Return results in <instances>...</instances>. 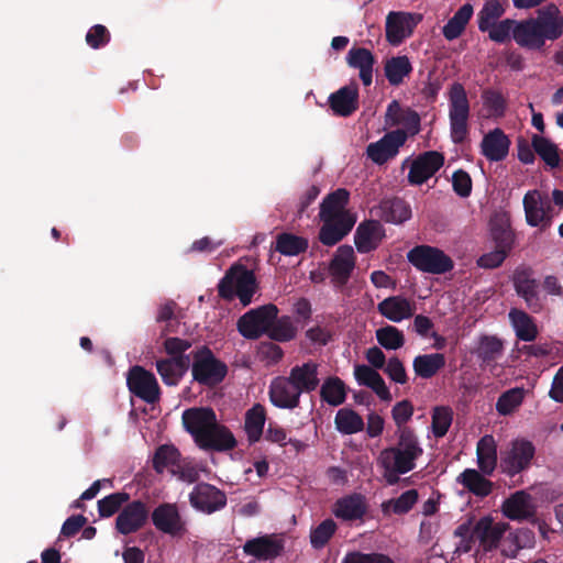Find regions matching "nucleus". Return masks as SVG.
Wrapping results in <instances>:
<instances>
[{"instance_id": "c756f323", "label": "nucleus", "mask_w": 563, "mask_h": 563, "mask_svg": "<svg viewBox=\"0 0 563 563\" xmlns=\"http://www.w3.org/2000/svg\"><path fill=\"white\" fill-rule=\"evenodd\" d=\"M378 312L393 322H400L413 316L415 302L402 296H390L377 305Z\"/></svg>"}, {"instance_id": "72a5a7b5", "label": "nucleus", "mask_w": 563, "mask_h": 563, "mask_svg": "<svg viewBox=\"0 0 563 563\" xmlns=\"http://www.w3.org/2000/svg\"><path fill=\"white\" fill-rule=\"evenodd\" d=\"M457 483L461 484L471 494L484 498L492 494L494 483L485 477L481 471L475 468L464 470L457 477Z\"/></svg>"}, {"instance_id": "f8f14e48", "label": "nucleus", "mask_w": 563, "mask_h": 563, "mask_svg": "<svg viewBox=\"0 0 563 563\" xmlns=\"http://www.w3.org/2000/svg\"><path fill=\"white\" fill-rule=\"evenodd\" d=\"M444 165V155L438 151L419 154L410 165L408 183L419 186L431 178Z\"/></svg>"}, {"instance_id": "2eb2a0df", "label": "nucleus", "mask_w": 563, "mask_h": 563, "mask_svg": "<svg viewBox=\"0 0 563 563\" xmlns=\"http://www.w3.org/2000/svg\"><path fill=\"white\" fill-rule=\"evenodd\" d=\"M269 400L280 409H295L299 407L301 393L287 376L275 377L269 385Z\"/></svg>"}, {"instance_id": "774afa93", "label": "nucleus", "mask_w": 563, "mask_h": 563, "mask_svg": "<svg viewBox=\"0 0 563 563\" xmlns=\"http://www.w3.org/2000/svg\"><path fill=\"white\" fill-rule=\"evenodd\" d=\"M342 563H395L388 555L383 553H347Z\"/></svg>"}, {"instance_id": "2f4dec72", "label": "nucleus", "mask_w": 563, "mask_h": 563, "mask_svg": "<svg viewBox=\"0 0 563 563\" xmlns=\"http://www.w3.org/2000/svg\"><path fill=\"white\" fill-rule=\"evenodd\" d=\"M354 376L360 385L371 388L383 401H390L391 394L380 374L367 365H356Z\"/></svg>"}, {"instance_id": "393cba45", "label": "nucleus", "mask_w": 563, "mask_h": 563, "mask_svg": "<svg viewBox=\"0 0 563 563\" xmlns=\"http://www.w3.org/2000/svg\"><path fill=\"white\" fill-rule=\"evenodd\" d=\"M350 192L345 188H339L329 194L320 205V219H355V217L346 210Z\"/></svg>"}, {"instance_id": "ddd939ff", "label": "nucleus", "mask_w": 563, "mask_h": 563, "mask_svg": "<svg viewBox=\"0 0 563 563\" xmlns=\"http://www.w3.org/2000/svg\"><path fill=\"white\" fill-rule=\"evenodd\" d=\"M355 260L352 246L341 245L338 247L328 267L331 283L335 288L341 289L347 284L355 268Z\"/></svg>"}, {"instance_id": "f257e3e1", "label": "nucleus", "mask_w": 563, "mask_h": 563, "mask_svg": "<svg viewBox=\"0 0 563 563\" xmlns=\"http://www.w3.org/2000/svg\"><path fill=\"white\" fill-rule=\"evenodd\" d=\"M490 41L503 44L511 38L523 48L541 49L545 41H555L563 34V16L554 3L538 10L537 18L517 21L504 19L487 30Z\"/></svg>"}, {"instance_id": "e433bc0d", "label": "nucleus", "mask_w": 563, "mask_h": 563, "mask_svg": "<svg viewBox=\"0 0 563 563\" xmlns=\"http://www.w3.org/2000/svg\"><path fill=\"white\" fill-rule=\"evenodd\" d=\"M419 459L410 452L400 451L393 446L384 449L378 456V464H387L396 467L397 472L409 473L416 467V461Z\"/></svg>"}, {"instance_id": "7ed1b4c3", "label": "nucleus", "mask_w": 563, "mask_h": 563, "mask_svg": "<svg viewBox=\"0 0 563 563\" xmlns=\"http://www.w3.org/2000/svg\"><path fill=\"white\" fill-rule=\"evenodd\" d=\"M227 374V364L217 358L207 345L192 352L191 375L198 384L216 387L224 380Z\"/></svg>"}, {"instance_id": "dca6fc26", "label": "nucleus", "mask_w": 563, "mask_h": 563, "mask_svg": "<svg viewBox=\"0 0 563 563\" xmlns=\"http://www.w3.org/2000/svg\"><path fill=\"white\" fill-rule=\"evenodd\" d=\"M181 420L185 430L196 442L218 419L210 407H192L183 412Z\"/></svg>"}, {"instance_id": "6ab92c4d", "label": "nucleus", "mask_w": 563, "mask_h": 563, "mask_svg": "<svg viewBox=\"0 0 563 563\" xmlns=\"http://www.w3.org/2000/svg\"><path fill=\"white\" fill-rule=\"evenodd\" d=\"M243 551L260 561H271L279 556L284 551V541L276 536H262L247 540Z\"/></svg>"}, {"instance_id": "a18cd8bd", "label": "nucleus", "mask_w": 563, "mask_h": 563, "mask_svg": "<svg viewBox=\"0 0 563 563\" xmlns=\"http://www.w3.org/2000/svg\"><path fill=\"white\" fill-rule=\"evenodd\" d=\"M509 317L519 340L531 342L537 338L538 328L528 313L518 309H511Z\"/></svg>"}, {"instance_id": "58836bf2", "label": "nucleus", "mask_w": 563, "mask_h": 563, "mask_svg": "<svg viewBox=\"0 0 563 563\" xmlns=\"http://www.w3.org/2000/svg\"><path fill=\"white\" fill-rule=\"evenodd\" d=\"M503 341L493 335H482L474 351L482 365L490 366L503 355Z\"/></svg>"}, {"instance_id": "0e129e2a", "label": "nucleus", "mask_w": 563, "mask_h": 563, "mask_svg": "<svg viewBox=\"0 0 563 563\" xmlns=\"http://www.w3.org/2000/svg\"><path fill=\"white\" fill-rule=\"evenodd\" d=\"M413 411V406L408 399L398 401L393 407L391 417L397 426V431H400L401 429H410L409 427H406V423L411 419Z\"/></svg>"}, {"instance_id": "c85d7f7f", "label": "nucleus", "mask_w": 563, "mask_h": 563, "mask_svg": "<svg viewBox=\"0 0 563 563\" xmlns=\"http://www.w3.org/2000/svg\"><path fill=\"white\" fill-rule=\"evenodd\" d=\"M489 227L495 247L510 254L515 245L516 236L511 229L509 217L506 213H496L490 218Z\"/></svg>"}, {"instance_id": "69168bd1", "label": "nucleus", "mask_w": 563, "mask_h": 563, "mask_svg": "<svg viewBox=\"0 0 563 563\" xmlns=\"http://www.w3.org/2000/svg\"><path fill=\"white\" fill-rule=\"evenodd\" d=\"M110 38L109 30L102 24L91 26L86 34V43L93 49L104 47Z\"/></svg>"}, {"instance_id": "4c0bfd02", "label": "nucleus", "mask_w": 563, "mask_h": 563, "mask_svg": "<svg viewBox=\"0 0 563 563\" xmlns=\"http://www.w3.org/2000/svg\"><path fill=\"white\" fill-rule=\"evenodd\" d=\"M476 455L479 471L492 475L497 467V449L492 435H485L478 441Z\"/></svg>"}, {"instance_id": "79ce46f5", "label": "nucleus", "mask_w": 563, "mask_h": 563, "mask_svg": "<svg viewBox=\"0 0 563 563\" xmlns=\"http://www.w3.org/2000/svg\"><path fill=\"white\" fill-rule=\"evenodd\" d=\"M410 14L402 12H389L386 18V40L390 45L397 46L408 36L406 25Z\"/></svg>"}, {"instance_id": "473e14b6", "label": "nucleus", "mask_w": 563, "mask_h": 563, "mask_svg": "<svg viewBox=\"0 0 563 563\" xmlns=\"http://www.w3.org/2000/svg\"><path fill=\"white\" fill-rule=\"evenodd\" d=\"M413 70L407 55H397L384 60V75L391 87H399Z\"/></svg>"}, {"instance_id": "a878e982", "label": "nucleus", "mask_w": 563, "mask_h": 563, "mask_svg": "<svg viewBox=\"0 0 563 563\" xmlns=\"http://www.w3.org/2000/svg\"><path fill=\"white\" fill-rule=\"evenodd\" d=\"M510 147V140L505 132L496 128L484 135L481 143V153L489 162L504 161Z\"/></svg>"}, {"instance_id": "f03ea898", "label": "nucleus", "mask_w": 563, "mask_h": 563, "mask_svg": "<svg viewBox=\"0 0 563 563\" xmlns=\"http://www.w3.org/2000/svg\"><path fill=\"white\" fill-rule=\"evenodd\" d=\"M255 274L243 265L231 266L218 284L219 296L228 301L235 297L246 307L256 291Z\"/></svg>"}, {"instance_id": "a19ab883", "label": "nucleus", "mask_w": 563, "mask_h": 563, "mask_svg": "<svg viewBox=\"0 0 563 563\" xmlns=\"http://www.w3.org/2000/svg\"><path fill=\"white\" fill-rule=\"evenodd\" d=\"M266 421V410L264 406L256 404L245 413L244 430L251 444L256 443L263 435Z\"/></svg>"}, {"instance_id": "338daca9", "label": "nucleus", "mask_w": 563, "mask_h": 563, "mask_svg": "<svg viewBox=\"0 0 563 563\" xmlns=\"http://www.w3.org/2000/svg\"><path fill=\"white\" fill-rule=\"evenodd\" d=\"M452 187L454 192L461 198H467L472 194V178L464 169H457L452 175Z\"/></svg>"}, {"instance_id": "37998d69", "label": "nucleus", "mask_w": 563, "mask_h": 563, "mask_svg": "<svg viewBox=\"0 0 563 563\" xmlns=\"http://www.w3.org/2000/svg\"><path fill=\"white\" fill-rule=\"evenodd\" d=\"M473 7L470 3L463 4L452 18L449 19L446 24L442 29L443 36L448 41H453L461 36L464 32L467 23L473 15Z\"/></svg>"}, {"instance_id": "b1692460", "label": "nucleus", "mask_w": 563, "mask_h": 563, "mask_svg": "<svg viewBox=\"0 0 563 563\" xmlns=\"http://www.w3.org/2000/svg\"><path fill=\"white\" fill-rule=\"evenodd\" d=\"M332 512L342 521L363 520L367 512L365 497L356 493L341 497L334 503Z\"/></svg>"}, {"instance_id": "7c9ffc66", "label": "nucleus", "mask_w": 563, "mask_h": 563, "mask_svg": "<svg viewBox=\"0 0 563 563\" xmlns=\"http://www.w3.org/2000/svg\"><path fill=\"white\" fill-rule=\"evenodd\" d=\"M322 225L319 231V240L325 246L339 243L353 229L356 219H320Z\"/></svg>"}, {"instance_id": "9d476101", "label": "nucleus", "mask_w": 563, "mask_h": 563, "mask_svg": "<svg viewBox=\"0 0 563 563\" xmlns=\"http://www.w3.org/2000/svg\"><path fill=\"white\" fill-rule=\"evenodd\" d=\"M227 495L223 490L209 483H198L189 495L191 506L205 514H213L227 506Z\"/></svg>"}, {"instance_id": "603ef678", "label": "nucleus", "mask_w": 563, "mask_h": 563, "mask_svg": "<svg viewBox=\"0 0 563 563\" xmlns=\"http://www.w3.org/2000/svg\"><path fill=\"white\" fill-rule=\"evenodd\" d=\"M181 455L178 449L173 444H163L157 448L153 457V467L157 473H163L166 467H170L173 472L174 467L178 465Z\"/></svg>"}, {"instance_id": "de8ad7c7", "label": "nucleus", "mask_w": 563, "mask_h": 563, "mask_svg": "<svg viewBox=\"0 0 563 563\" xmlns=\"http://www.w3.org/2000/svg\"><path fill=\"white\" fill-rule=\"evenodd\" d=\"M514 285L517 294L526 300L528 307L533 312L539 311L541 305L537 292V282L529 278L526 274H516Z\"/></svg>"}, {"instance_id": "f3484780", "label": "nucleus", "mask_w": 563, "mask_h": 563, "mask_svg": "<svg viewBox=\"0 0 563 563\" xmlns=\"http://www.w3.org/2000/svg\"><path fill=\"white\" fill-rule=\"evenodd\" d=\"M205 433L196 441V444L202 450L224 452L233 450L238 444L234 434L218 420Z\"/></svg>"}, {"instance_id": "4d7b16f0", "label": "nucleus", "mask_w": 563, "mask_h": 563, "mask_svg": "<svg viewBox=\"0 0 563 563\" xmlns=\"http://www.w3.org/2000/svg\"><path fill=\"white\" fill-rule=\"evenodd\" d=\"M453 421V410L448 406H438L433 408L431 417V429L435 438H443Z\"/></svg>"}, {"instance_id": "c03bdc74", "label": "nucleus", "mask_w": 563, "mask_h": 563, "mask_svg": "<svg viewBox=\"0 0 563 563\" xmlns=\"http://www.w3.org/2000/svg\"><path fill=\"white\" fill-rule=\"evenodd\" d=\"M309 246L306 238L289 232L277 234L275 241V251L285 256H297L305 253Z\"/></svg>"}, {"instance_id": "5fc2aeb1", "label": "nucleus", "mask_w": 563, "mask_h": 563, "mask_svg": "<svg viewBox=\"0 0 563 563\" xmlns=\"http://www.w3.org/2000/svg\"><path fill=\"white\" fill-rule=\"evenodd\" d=\"M523 398V388L515 387L508 389L498 397L496 410L501 416H509L522 404Z\"/></svg>"}, {"instance_id": "052dcab7", "label": "nucleus", "mask_w": 563, "mask_h": 563, "mask_svg": "<svg viewBox=\"0 0 563 563\" xmlns=\"http://www.w3.org/2000/svg\"><path fill=\"white\" fill-rule=\"evenodd\" d=\"M336 523L333 519H325L310 532V543L313 549H322L330 541L336 531Z\"/></svg>"}, {"instance_id": "9b49d317", "label": "nucleus", "mask_w": 563, "mask_h": 563, "mask_svg": "<svg viewBox=\"0 0 563 563\" xmlns=\"http://www.w3.org/2000/svg\"><path fill=\"white\" fill-rule=\"evenodd\" d=\"M150 511L142 500L128 503L115 518V529L123 536H129L141 530L148 520Z\"/></svg>"}, {"instance_id": "6e6d98bb", "label": "nucleus", "mask_w": 563, "mask_h": 563, "mask_svg": "<svg viewBox=\"0 0 563 563\" xmlns=\"http://www.w3.org/2000/svg\"><path fill=\"white\" fill-rule=\"evenodd\" d=\"M297 329L295 328L290 317L283 316L276 318L269 325L267 335L269 339L278 342H287L296 336Z\"/></svg>"}, {"instance_id": "09e8293b", "label": "nucleus", "mask_w": 563, "mask_h": 563, "mask_svg": "<svg viewBox=\"0 0 563 563\" xmlns=\"http://www.w3.org/2000/svg\"><path fill=\"white\" fill-rule=\"evenodd\" d=\"M335 428L342 434H354L365 428L363 418L353 409L342 408L334 418Z\"/></svg>"}, {"instance_id": "680f3d73", "label": "nucleus", "mask_w": 563, "mask_h": 563, "mask_svg": "<svg viewBox=\"0 0 563 563\" xmlns=\"http://www.w3.org/2000/svg\"><path fill=\"white\" fill-rule=\"evenodd\" d=\"M396 434L398 441L394 448L400 449L404 452H410L418 457L422 455L423 449L420 446L418 437L412 429H401Z\"/></svg>"}, {"instance_id": "e2e57ef3", "label": "nucleus", "mask_w": 563, "mask_h": 563, "mask_svg": "<svg viewBox=\"0 0 563 563\" xmlns=\"http://www.w3.org/2000/svg\"><path fill=\"white\" fill-rule=\"evenodd\" d=\"M483 104L489 115L503 117L506 111V100L503 95L494 89H485L482 93Z\"/></svg>"}, {"instance_id": "5701e85b", "label": "nucleus", "mask_w": 563, "mask_h": 563, "mask_svg": "<svg viewBox=\"0 0 563 563\" xmlns=\"http://www.w3.org/2000/svg\"><path fill=\"white\" fill-rule=\"evenodd\" d=\"M358 87L356 84H352L332 92L328 102L335 115L346 118L358 109Z\"/></svg>"}, {"instance_id": "423d86ee", "label": "nucleus", "mask_w": 563, "mask_h": 563, "mask_svg": "<svg viewBox=\"0 0 563 563\" xmlns=\"http://www.w3.org/2000/svg\"><path fill=\"white\" fill-rule=\"evenodd\" d=\"M277 314L278 308L273 303L252 309L238 320V331L245 339L257 340L264 333H267Z\"/></svg>"}, {"instance_id": "bf43d9fd", "label": "nucleus", "mask_w": 563, "mask_h": 563, "mask_svg": "<svg viewBox=\"0 0 563 563\" xmlns=\"http://www.w3.org/2000/svg\"><path fill=\"white\" fill-rule=\"evenodd\" d=\"M130 495L124 492H118L106 496L98 500L99 516L102 518H109L118 512L122 505L128 503Z\"/></svg>"}, {"instance_id": "4468645a", "label": "nucleus", "mask_w": 563, "mask_h": 563, "mask_svg": "<svg viewBox=\"0 0 563 563\" xmlns=\"http://www.w3.org/2000/svg\"><path fill=\"white\" fill-rule=\"evenodd\" d=\"M406 141L407 133L401 129L387 132L380 140L367 146V155L374 163L383 165L398 154Z\"/></svg>"}, {"instance_id": "39448f33", "label": "nucleus", "mask_w": 563, "mask_h": 563, "mask_svg": "<svg viewBox=\"0 0 563 563\" xmlns=\"http://www.w3.org/2000/svg\"><path fill=\"white\" fill-rule=\"evenodd\" d=\"M407 260L418 271L433 275L445 274L454 267V262L449 255L427 244L412 247L407 253Z\"/></svg>"}, {"instance_id": "8fccbe9b", "label": "nucleus", "mask_w": 563, "mask_h": 563, "mask_svg": "<svg viewBox=\"0 0 563 563\" xmlns=\"http://www.w3.org/2000/svg\"><path fill=\"white\" fill-rule=\"evenodd\" d=\"M531 145L539 155V157L551 168H556L560 165V154L558 146L547 137L533 134L531 137Z\"/></svg>"}, {"instance_id": "a211bd4d", "label": "nucleus", "mask_w": 563, "mask_h": 563, "mask_svg": "<svg viewBox=\"0 0 563 563\" xmlns=\"http://www.w3.org/2000/svg\"><path fill=\"white\" fill-rule=\"evenodd\" d=\"M507 525L494 522L490 516H485L474 525V533L484 552H490L499 547Z\"/></svg>"}, {"instance_id": "aec40b11", "label": "nucleus", "mask_w": 563, "mask_h": 563, "mask_svg": "<svg viewBox=\"0 0 563 563\" xmlns=\"http://www.w3.org/2000/svg\"><path fill=\"white\" fill-rule=\"evenodd\" d=\"M420 115L411 108H402L399 101L393 100L385 113V124L387 126L402 125L405 132L415 135L420 130Z\"/></svg>"}, {"instance_id": "bb28decb", "label": "nucleus", "mask_w": 563, "mask_h": 563, "mask_svg": "<svg viewBox=\"0 0 563 563\" xmlns=\"http://www.w3.org/2000/svg\"><path fill=\"white\" fill-rule=\"evenodd\" d=\"M318 368L319 365L316 362L308 361L301 365L291 367L287 377L301 395L309 394L314 391L320 384Z\"/></svg>"}, {"instance_id": "3c124183", "label": "nucleus", "mask_w": 563, "mask_h": 563, "mask_svg": "<svg viewBox=\"0 0 563 563\" xmlns=\"http://www.w3.org/2000/svg\"><path fill=\"white\" fill-rule=\"evenodd\" d=\"M418 501V492L416 489H409L404 492L399 497L391 498L382 504V511L384 515L396 514L404 515L409 512Z\"/></svg>"}, {"instance_id": "13d9d810", "label": "nucleus", "mask_w": 563, "mask_h": 563, "mask_svg": "<svg viewBox=\"0 0 563 563\" xmlns=\"http://www.w3.org/2000/svg\"><path fill=\"white\" fill-rule=\"evenodd\" d=\"M376 340L386 350H398L405 344L402 331L394 325H385L377 329Z\"/></svg>"}, {"instance_id": "4be33fe9", "label": "nucleus", "mask_w": 563, "mask_h": 563, "mask_svg": "<svg viewBox=\"0 0 563 563\" xmlns=\"http://www.w3.org/2000/svg\"><path fill=\"white\" fill-rule=\"evenodd\" d=\"M385 238V230L378 220H366L358 224L354 234V243L360 253L376 250Z\"/></svg>"}, {"instance_id": "1a4fd4ad", "label": "nucleus", "mask_w": 563, "mask_h": 563, "mask_svg": "<svg viewBox=\"0 0 563 563\" xmlns=\"http://www.w3.org/2000/svg\"><path fill=\"white\" fill-rule=\"evenodd\" d=\"M154 527L170 537L181 538L187 529L176 504L164 503L158 505L151 514Z\"/></svg>"}, {"instance_id": "cd10ccee", "label": "nucleus", "mask_w": 563, "mask_h": 563, "mask_svg": "<svg viewBox=\"0 0 563 563\" xmlns=\"http://www.w3.org/2000/svg\"><path fill=\"white\" fill-rule=\"evenodd\" d=\"M346 63L358 70V77L365 87L372 85L376 57L368 48L352 47L346 54Z\"/></svg>"}, {"instance_id": "c9c22d12", "label": "nucleus", "mask_w": 563, "mask_h": 563, "mask_svg": "<svg viewBox=\"0 0 563 563\" xmlns=\"http://www.w3.org/2000/svg\"><path fill=\"white\" fill-rule=\"evenodd\" d=\"M529 495L519 490L507 498L503 504V514L510 520H527L532 517V512L529 507Z\"/></svg>"}, {"instance_id": "20e7f679", "label": "nucleus", "mask_w": 563, "mask_h": 563, "mask_svg": "<svg viewBox=\"0 0 563 563\" xmlns=\"http://www.w3.org/2000/svg\"><path fill=\"white\" fill-rule=\"evenodd\" d=\"M534 457V444L525 438H517L512 440L500 453V472L512 478L528 471L531 467Z\"/></svg>"}, {"instance_id": "412c9836", "label": "nucleus", "mask_w": 563, "mask_h": 563, "mask_svg": "<svg viewBox=\"0 0 563 563\" xmlns=\"http://www.w3.org/2000/svg\"><path fill=\"white\" fill-rule=\"evenodd\" d=\"M371 212L379 220L393 224H401L411 217L409 203L399 197L383 199Z\"/></svg>"}, {"instance_id": "864d4df0", "label": "nucleus", "mask_w": 563, "mask_h": 563, "mask_svg": "<svg viewBox=\"0 0 563 563\" xmlns=\"http://www.w3.org/2000/svg\"><path fill=\"white\" fill-rule=\"evenodd\" d=\"M505 13V9L498 0H489L485 2L481 11L477 13L478 30L486 32L492 29L498 19Z\"/></svg>"}, {"instance_id": "f704fd0d", "label": "nucleus", "mask_w": 563, "mask_h": 563, "mask_svg": "<svg viewBox=\"0 0 563 563\" xmlns=\"http://www.w3.org/2000/svg\"><path fill=\"white\" fill-rule=\"evenodd\" d=\"M445 363L442 353L420 354L413 358L412 368L418 377L430 379L445 366Z\"/></svg>"}, {"instance_id": "0eeeda50", "label": "nucleus", "mask_w": 563, "mask_h": 563, "mask_svg": "<svg viewBox=\"0 0 563 563\" xmlns=\"http://www.w3.org/2000/svg\"><path fill=\"white\" fill-rule=\"evenodd\" d=\"M126 385L134 396L147 404L159 400V386L155 375L140 365L130 368Z\"/></svg>"}, {"instance_id": "ea45409f", "label": "nucleus", "mask_w": 563, "mask_h": 563, "mask_svg": "<svg viewBox=\"0 0 563 563\" xmlns=\"http://www.w3.org/2000/svg\"><path fill=\"white\" fill-rule=\"evenodd\" d=\"M347 386L338 376L325 378L320 387V398L332 407L341 406L346 400Z\"/></svg>"}, {"instance_id": "6e6552de", "label": "nucleus", "mask_w": 563, "mask_h": 563, "mask_svg": "<svg viewBox=\"0 0 563 563\" xmlns=\"http://www.w3.org/2000/svg\"><path fill=\"white\" fill-rule=\"evenodd\" d=\"M526 221L530 227H540L542 231L552 224L553 207L548 197H542L538 190L528 191L523 197Z\"/></svg>"}, {"instance_id": "49530a36", "label": "nucleus", "mask_w": 563, "mask_h": 563, "mask_svg": "<svg viewBox=\"0 0 563 563\" xmlns=\"http://www.w3.org/2000/svg\"><path fill=\"white\" fill-rule=\"evenodd\" d=\"M470 102L465 88L460 82H454L449 93V118H468Z\"/></svg>"}]
</instances>
